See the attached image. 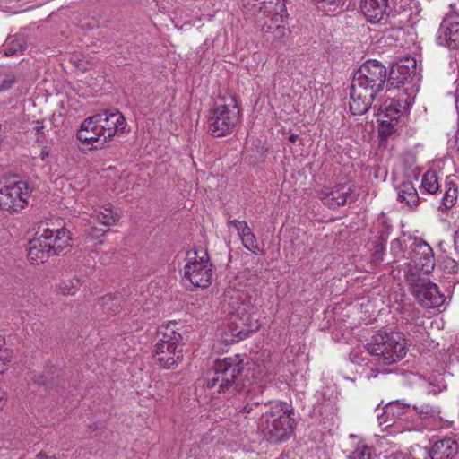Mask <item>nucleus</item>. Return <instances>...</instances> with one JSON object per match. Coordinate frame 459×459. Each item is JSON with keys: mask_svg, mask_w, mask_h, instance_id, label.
<instances>
[{"mask_svg": "<svg viewBox=\"0 0 459 459\" xmlns=\"http://www.w3.org/2000/svg\"><path fill=\"white\" fill-rule=\"evenodd\" d=\"M254 292L253 288L239 278L231 281L223 292L222 303L227 307L232 336L244 339L260 327L258 320L253 317Z\"/></svg>", "mask_w": 459, "mask_h": 459, "instance_id": "f257e3e1", "label": "nucleus"}, {"mask_svg": "<svg viewBox=\"0 0 459 459\" xmlns=\"http://www.w3.org/2000/svg\"><path fill=\"white\" fill-rule=\"evenodd\" d=\"M386 68L378 61L365 62L354 74L350 91V109L354 115L366 113L377 92L383 90Z\"/></svg>", "mask_w": 459, "mask_h": 459, "instance_id": "f03ea898", "label": "nucleus"}, {"mask_svg": "<svg viewBox=\"0 0 459 459\" xmlns=\"http://www.w3.org/2000/svg\"><path fill=\"white\" fill-rule=\"evenodd\" d=\"M124 115L117 109L104 110L83 120L77 132V138L91 149H102L117 134L126 127Z\"/></svg>", "mask_w": 459, "mask_h": 459, "instance_id": "7ed1b4c3", "label": "nucleus"}, {"mask_svg": "<svg viewBox=\"0 0 459 459\" xmlns=\"http://www.w3.org/2000/svg\"><path fill=\"white\" fill-rule=\"evenodd\" d=\"M258 429L269 442L280 443L288 439L293 429V420L287 404L279 401L264 404Z\"/></svg>", "mask_w": 459, "mask_h": 459, "instance_id": "20e7f679", "label": "nucleus"}, {"mask_svg": "<svg viewBox=\"0 0 459 459\" xmlns=\"http://www.w3.org/2000/svg\"><path fill=\"white\" fill-rule=\"evenodd\" d=\"M70 237L66 229H43L35 234L28 244V258L35 264L44 263L50 255H59L69 246Z\"/></svg>", "mask_w": 459, "mask_h": 459, "instance_id": "39448f33", "label": "nucleus"}, {"mask_svg": "<svg viewBox=\"0 0 459 459\" xmlns=\"http://www.w3.org/2000/svg\"><path fill=\"white\" fill-rule=\"evenodd\" d=\"M366 352L374 360L385 365L400 361L406 355V340L398 332L378 333L372 337L371 342L366 346Z\"/></svg>", "mask_w": 459, "mask_h": 459, "instance_id": "423d86ee", "label": "nucleus"}, {"mask_svg": "<svg viewBox=\"0 0 459 459\" xmlns=\"http://www.w3.org/2000/svg\"><path fill=\"white\" fill-rule=\"evenodd\" d=\"M242 368L238 357L218 359L214 366L207 371L204 378V385L208 389L216 388V392L220 394H232L238 389L236 379Z\"/></svg>", "mask_w": 459, "mask_h": 459, "instance_id": "0eeeda50", "label": "nucleus"}, {"mask_svg": "<svg viewBox=\"0 0 459 459\" xmlns=\"http://www.w3.org/2000/svg\"><path fill=\"white\" fill-rule=\"evenodd\" d=\"M174 326L175 324L159 328V341L153 351L155 361L167 369L174 368L183 359V349L180 344L182 336L175 331Z\"/></svg>", "mask_w": 459, "mask_h": 459, "instance_id": "6e6552de", "label": "nucleus"}, {"mask_svg": "<svg viewBox=\"0 0 459 459\" xmlns=\"http://www.w3.org/2000/svg\"><path fill=\"white\" fill-rule=\"evenodd\" d=\"M239 118V108L232 96L216 102L209 117L208 129L215 137H221L233 132Z\"/></svg>", "mask_w": 459, "mask_h": 459, "instance_id": "1a4fd4ad", "label": "nucleus"}, {"mask_svg": "<svg viewBox=\"0 0 459 459\" xmlns=\"http://www.w3.org/2000/svg\"><path fill=\"white\" fill-rule=\"evenodd\" d=\"M183 278L195 287L206 288L212 282V265L208 253L204 248H194L186 252V264L182 269Z\"/></svg>", "mask_w": 459, "mask_h": 459, "instance_id": "9d476101", "label": "nucleus"}, {"mask_svg": "<svg viewBox=\"0 0 459 459\" xmlns=\"http://www.w3.org/2000/svg\"><path fill=\"white\" fill-rule=\"evenodd\" d=\"M30 192V187L24 181L0 184V208L9 212L21 211L27 205Z\"/></svg>", "mask_w": 459, "mask_h": 459, "instance_id": "9b49d317", "label": "nucleus"}, {"mask_svg": "<svg viewBox=\"0 0 459 459\" xmlns=\"http://www.w3.org/2000/svg\"><path fill=\"white\" fill-rule=\"evenodd\" d=\"M80 204L86 208V210L82 212L89 216L88 219H85L88 222V229L85 230L87 238L97 239L105 235L106 230L103 229H98L96 227V223H100L103 226H109L117 221V214L108 207H103L100 210H97L93 206L88 207L85 205L83 200H81Z\"/></svg>", "mask_w": 459, "mask_h": 459, "instance_id": "f8f14e48", "label": "nucleus"}, {"mask_svg": "<svg viewBox=\"0 0 459 459\" xmlns=\"http://www.w3.org/2000/svg\"><path fill=\"white\" fill-rule=\"evenodd\" d=\"M319 198L330 209H336L355 200V184L345 181L333 187H324L319 193Z\"/></svg>", "mask_w": 459, "mask_h": 459, "instance_id": "ddd939ff", "label": "nucleus"}, {"mask_svg": "<svg viewBox=\"0 0 459 459\" xmlns=\"http://www.w3.org/2000/svg\"><path fill=\"white\" fill-rule=\"evenodd\" d=\"M411 290L417 301L427 308L440 307L445 297L438 287L429 281L418 278L411 284Z\"/></svg>", "mask_w": 459, "mask_h": 459, "instance_id": "4468645a", "label": "nucleus"}, {"mask_svg": "<svg viewBox=\"0 0 459 459\" xmlns=\"http://www.w3.org/2000/svg\"><path fill=\"white\" fill-rule=\"evenodd\" d=\"M242 6L247 14L262 22L273 12L281 14L284 11V0H243Z\"/></svg>", "mask_w": 459, "mask_h": 459, "instance_id": "2eb2a0df", "label": "nucleus"}, {"mask_svg": "<svg viewBox=\"0 0 459 459\" xmlns=\"http://www.w3.org/2000/svg\"><path fill=\"white\" fill-rule=\"evenodd\" d=\"M411 260L422 273H429L435 266L434 253L431 247L421 239H415L411 245Z\"/></svg>", "mask_w": 459, "mask_h": 459, "instance_id": "dca6fc26", "label": "nucleus"}, {"mask_svg": "<svg viewBox=\"0 0 459 459\" xmlns=\"http://www.w3.org/2000/svg\"><path fill=\"white\" fill-rule=\"evenodd\" d=\"M437 42L449 48H459V16L448 15L442 21L437 34Z\"/></svg>", "mask_w": 459, "mask_h": 459, "instance_id": "f3484780", "label": "nucleus"}, {"mask_svg": "<svg viewBox=\"0 0 459 459\" xmlns=\"http://www.w3.org/2000/svg\"><path fill=\"white\" fill-rule=\"evenodd\" d=\"M288 13L286 6L284 5V11L281 14H277L276 12H273L269 17H266L260 22L262 30L267 39L272 38L273 41H280L281 39L288 37L290 30L285 26V18Z\"/></svg>", "mask_w": 459, "mask_h": 459, "instance_id": "a211bd4d", "label": "nucleus"}, {"mask_svg": "<svg viewBox=\"0 0 459 459\" xmlns=\"http://www.w3.org/2000/svg\"><path fill=\"white\" fill-rule=\"evenodd\" d=\"M417 75L416 60L407 56L397 62L391 69L388 78V84L394 88H399L409 79L413 80Z\"/></svg>", "mask_w": 459, "mask_h": 459, "instance_id": "6ab92c4d", "label": "nucleus"}, {"mask_svg": "<svg viewBox=\"0 0 459 459\" xmlns=\"http://www.w3.org/2000/svg\"><path fill=\"white\" fill-rule=\"evenodd\" d=\"M360 8L371 23L385 22L392 12L389 0H361Z\"/></svg>", "mask_w": 459, "mask_h": 459, "instance_id": "aec40b11", "label": "nucleus"}, {"mask_svg": "<svg viewBox=\"0 0 459 459\" xmlns=\"http://www.w3.org/2000/svg\"><path fill=\"white\" fill-rule=\"evenodd\" d=\"M457 442L450 437L435 441L430 448L425 451V459H454L458 454Z\"/></svg>", "mask_w": 459, "mask_h": 459, "instance_id": "412c9836", "label": "nucleus"}, {"mask_svg": "<svg viewBox=\"0 0 459 459\" xmlns=\"http://www.w3.org/2000/svg\"><path fill=\"white\" fill-rule=\"evenodd\" d=\"M229 227L237 230L246 249L254 254L260 252L256 238L246 221L233 220L229 222Z\"/></svg>", "mask_w": 459, "mask_h": 459, "instance_id": "4be33fe9", "label": "nucleus"}, {"mask_svg": "<svg viewBox=\"0 0 459 459\" xmlns=\"http://www.w3.org/2000/svg\"><path fill=\"white\" fill-rule=\"evenodd\" d=\"M400 117V110L392 104L385 105L378 114L377 121L379 122L382 133L390 134Z\"/></svg>", "mask_w": 459, "mask_h": 459, "instance_id": "5701e85b", "label": "nucleus"}, {"mask_svg": "<svg viewBox=\"0 0 459 459\" xmlns=\"http://www.w3.org/2000/svg\"><path fill=\"white\" fill-rule=\"evenodd\" d=\"M398 200L404 203L410 208L416 207L419 204L418 192L411 181L406 180L395 185Z\"/></svg>", "mask_w": 459, "mask_h": 459, "instance_id": "b1692460", "label": "nucleus"}, {"mask_svg": "<svg viewBox=\"0 0 459 459\" xmlns=\"http://www.w3.org/2000/svg\"><path fill=\"white\" fill-rule=\"evenodd\" d=\"M458 188L454 176H448L445 182V193L442 197L441 205L446 210L451 209L457 201Z\"/></svg>", "mask_w": 459, "mask_h": 459, "instance_id": "393cba45", "label": "nucleus"}, {"mask_svg": "<svg viewBox=\"0 0 459 459\" xmlns=\"http://www.w3.org/2000/svg\"><path fill=\"white\" fill-rule=\"evenodd\" d=\"M123 304V298L119 293H108L104 295L100 300V305L107 314H116L120 311Z\"/></svg>", "mask_w": 459, "mask_h": 459, "instance_id": "a878e982", "label": "nucleus"}, {"mask_svg": "<svg viewBox=\"0 0 459 459\" xmlns=\"http://www.w3.org/2000/svg\"><path fill=\"white\" fill-rule=\"evenodd\" d=\"M407 410V406L405 403H400L399 401L395 403H390L385 408V415L386 418H390L389 421L391 423H388L385 428H390L394 424V420L396 419H400L402 415L404 414L405 411Z\"/></svg>", "mask_w": 459, "mask_h": 459, "instance_id": "bb28decb", "label": "nucleus"}, {"mask_svg": "<svg viewBox=\"0 0 459 459\" xmlns=\"http://www.w3.org/2000/svg\"><path fill=\"white\" fill-rule=\"evenodd\" d=\"M421 187L428 194H436L440 187L437 172L435 170H428L422 177Z\"/></svg>", "mask_w": 459, "mask_h": 459, "instance_id": "cd10ccee", "label": "nucleus"}, {"mask_svg": "<svg viewBox=\"0 0 459 459\" xmlns=\"http://www.w3.org/2000/svg\"><path fill=\"white\" fill-rule=\"evenodd\" d=\"M319 8L323 9L328 15H334L342 12L346 0H316Z\"/></svg>", "mask_w": 459, "mask_h": 459, "instance_id": "c85d7f7f", "label": "nucleus"}, {"mask_svg": "<svg viewBox=\"0 0 459 459\" xmlns=\"http://www.w3.org/2000/svg\"><path fill=\"white\" fill-rule=\"evenodd\" d=\"M82 281L79 278L74 277L72 279L63 281L58 289L64 295H74L81 286Z\"/></svg>", "mask_w": 459, "mask_h": 459, "instance_id": "c756f323", "label": "nucleus"}, {"mask_svg": "<svg viewBox=\"0 0 459 459\" xmlns=\"http://www.w3.org/2000/svg\"><path fill=\"white\" fill-rule=\"evenodd\" d=\"M414 409L422 419H435L438 417L440 413L437 408L425 403L414 406Z\"/></svg>", "mask_w": 459, "mask_h": 459, "instance_id": "7c9ffc66", "label": "nucleus"}, {"mask_svg": "<svg viewBox=\"0 0 459 459\" xmlns=\"http://www.w3.org/2000/svg\"><path fill=\"white\" fill-rule=\"evenodd\" d=\"M350 459H373L372 448L367 445H359L349 456Z\"/></svg>", "mask_w": 459, "mask_h": 459, "instance_id": "2f4dec72", "label": "nucleus"}, {"mask_svg": "<svg viewBox=\"0 0 459 459\" xmlns=\"http://www.w3.org/2000/svg\"><path fill=\"white\" fill-rule=\"evenodd\" d=\"M4 340L0 336V376L3 375L9 368L11 362V351L3 348Z\"/></svg>", "mask_w": 459, "mask_h": 459, "instance_id": "473e14b6", "label": "nucleus"}, {"mask_svg": "<svg viewBox=\"0 0 459 459\" xmlns=\"http://www.w3.org/2000/svg\"><path fill=\"white\" fill-rule=\"evenodd\" d=\"M411 0H393V7H391V13L394 14H402L403 13H406L410 11L411 8Z\"/></svg>", "mask_w": 459, "mask_h": 459, "instance_id": "72a5a7b5", "label": "nucleus"}, {"mask_svg": "<svg viewBox=\"0 0 459 459\" xmlns=\"http://www.w3.org/2000/svg\"><path fill=\"white\" fill-rule=\"evenodd\" d=\"M266 374V371L265 369L264 370H259V375H261L260 377H255V379H256V382H257V386H246V385H244V386L241 387V390H239V392L243 391L245 393H247L248 395H252L253 394H255V393H260L262 391V386H261V383L263 381V377L265 376Z\"/></svg>", "mask_w": 459, "mask_h": 459, "instance_id": "f704fd0d", "label": "nucleus"}, {"mask_svg": "<svg viewBox=\"0 0 459 459\" xmlns=\"http://www.w3.org/2000/svg\"><path fill=\"white\" fill-rule=\"evenodd\" d=\"M443 270L450 274L456 273L459 269L457 262L451 257H445L441 262Z\"/></svg>", "mask_w": 459, "mask_h": 459, "instance_id": "c9c22d12", "label": "nucleus"}, {"mask_svg": "<svg viewBox=\"0 0 459 459\" xmlns=\"http://www.w3.org/2000/svg\"><path fill=\"white\" fill-rule=\"evenodd\" d=\"M14 82V75L12 74H0V91H4L11 88Z\"/></svg>", "mask_w": 459, "mask_h": 459, "instance_id": "e433bc0d", "label": "nucleus"}, {"mask_svg": "<svg viewBox=\"0 0 459 459\" xmlns=\"http://www.w3.org/2000/svg\"><path fill=\"white\" fill-rule=\"evenodd\" d=\"M360 350L355 349L350 353V359L351 364H360L364 358L361 357L362 353Z\"/></svg>", "mask_w": 459, "mask_h": 459, "instance_id": "4c0bfd02", "label": "nucleus"}, {"mask_svg": "<svg viewBox=\"0 0 459 459\" xmlns=\"http://www.w3.org/2000/svg\"><path fill=\"white\" fill-rule=\"evenodd\" d=\"M259 403L257 402H255L253 403L252 404L250 403H247L242 409H241V411L243 413H250L251 411L253 410V406H258Z\"/></svg>", "mask_w": 459, "mask_h": 459, "instance_id": "58836bf2", "label": "nucleus"}, {"mask_svg": "<svg viewBox=\"0 0 459 459\" xmlns=\"http://www.w3.org/2000/svg\"><path fill=\"white\" fill-rule=\"evenodd\" d=\"M6 403V394L3 390H0V411L3 410Z\"/></svg>", "mask_w": 459, "mask_h": 459, "instance_id": "ea45409f", "label": "nucleus"}, {"mask_svg": "<svg viewBox=\"0 0 459 459\" xmlns=\"http://www.w3.org/2000/svg\"><path fill=\"white\" fill-rule=\"evenodd\" d=\"M454 246H455V249L459 252V227H458V230L455 231V237H454Z\"/></svg>", "mask_w": 459, "mask_h": 459, "instance_id": "a19ab883", "label": "nucleus"}, {"mask_svg": "<svg viewBox=\"0 0 459 459\" xmlns=\"http://www.w3.org/2000/svg\"><path fill=\"white\" fill-rule=\"evenodd\" d=\"M393 459H410V458L403 453H394V454H393Z\"/></svg>", "mask_w": 459, "mask_h": 459, "instance_id": "79ce46f5", "label": "nucleus"}, {"mask_svg": "<svg viewBox=\"0 0 459 459\" xmlns=\"http://www.w3.org/2000/svg\"><path fill=\"white\" fill-rule=\"evenodd\" d=\"M412 316H411V320H414L415 319V323L416 325H420L421 321H422V317H420V316H416L415 314V311L412 312Z\"/></svg>", "mask_w": 459, "mask_h": 459, "instance_id": "37998d69", "label": "nucleus"}, {"mask_svg": "<svg viewBox=\"0 0 459 459\" xmlns=\"http://www.w3.org/2000/svg\"><path fill=\"white\" fill-rule=\"evenodd\" d=\"M298 138V135H295V134H291L290 137H289V140L291 142V143H295L296 140Z\"/></svg>", "mask_w": 459, "mask_h": 459, "instance_id": "c03bdc74", "label": "nucleus"}, {"mask_svg": "<svg viewBox=\"0 0 459 459\" xmlns=\"http://www.w3.org/2000/svg\"><path fill=\"white\" fill-rule=\"evenodd\" d=\"M15 52H16V50L13 51V50L9 49L8 51H5V54L6 55H13Z\"/></svg>", "mask_w": 459, "mask_h": 459, "instance_id": "a18cd8bd", "label": "nucleus"}, {"mask_svg": "<svg viewBox=\"0 0 459 459\" xmlns=\"http://www.w3.org/2000/svg\"><path fill=\"white\" fill-rule=\"evenodd\" d=\"M45 156H48V153H42V157L44 158Z\"/></svg>", "mask_w": 459, "mask_h": 459, "instance_id": "49530a36", "label": "nucleus"}, {"mask_svg": "<svg viewBox=\"0 0 459 459\" xmlns=\"http://www.w3.org/2000/svg\"><path fill=\"white\" fill-rule=\"evenodd\" d=\"M45 156H48V153H42V157L44 158Z\"/></svg>", "mask_w": 459, "mask_h": 459, "instance_id": "de8ad7c7", "label": "nucleus"}]
</instances>
